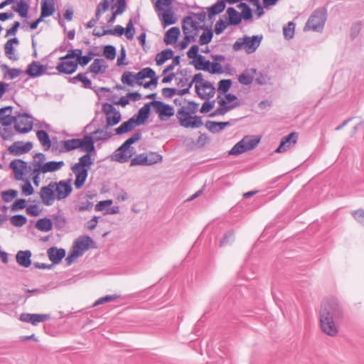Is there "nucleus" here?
Returning <instances> with one entry per match:
<instances>
[{"instance_id":"nucleus-1","label":"nucleus","mask_w":364,"mask_h":364,"mask_svg":"<svg viewBox=\"0 0 364 364\" xmlns=\"http://www.w3.org/2000/svg\"><path fill=\"white\" fill-rule=\"evenodd\" d=\"M75 149L85 152V154L79 158L78 162L71 167L75 176V186L79 189L84 185L88 176V171L94 164L92 155L96 152V150L92 135L87 134L83 138L70 139V151Z\"/></svg>"},{"instance_id":"nucleus-2","label":"nucleus","mask_w":364,"mask_h":364,"mask_svg":"<svg viewBox=\"0 0 364 364\" xmlns=\"http://www.w3.org/2000/svg\"><path fill=\"white\" fill-rule=\"evenodd\" d=\"M344 312L341 303L336 298L324 299L319 311V323L321 331L331 337L338 333L337 323L343 318Z\"/></svg>"},{"instance_id":"nucleus-3","label":"nucleus","mask_w":364,"mask_h":364,"mask_svg":"<svg viewBox=\"0 0 364 364\" xmlns=\"http://www.w3.org/2000/svg\"><path fill=\"white\" fill-rule=\"evenodd\" d=\"M198 108V104L193 101H189L188 106H181L176 113V117L180 125L185 128H198L203 123L201 117L191 116L195 114Z\"/></svg>"},{"instance_id":"nucleus-4","label":"nucleus","mask_w":364,"mask_h":364,"mask_svg":"<svg viewBox=\"0 0 364 364\" xmlns=\"http://www.w3.org/2000/svg\"><path fill=\"white\" fill-rule=\"evenodd\" d=\"M194 82L196 83V92L200 99L208 100L214 97L215 87L211 82L203 80L202 73H199L193 76L189 82V87H191Z\"/></svg>"},{"instance_id":"nucleus-5","label":"nucleus","mask_w":364,"mask_h":364,"mask_svg":"<svg viewBox=\"0 0 364 364\" xmlns=\"http://www.w3.org/2000/svg\"><path fill=\"white\" fill-rule=\"evenodd\" d=\"M96 247L95 241L87 235L80 236L73 242V250L70 252V264L82 257L90 248Z\"/></svg>"},{"instance_id":"nucleus-6","label":"nucleus","mask_w":364,"mask_h":364,"mask_svg":"<svg viewBox=\"0 0 364 364\" xmlns=\"http://www.w3.org/2000/svg\"><path fill=\"white\" fill-rule=\"evenodd\" d=\"M262 40V36H244L238 38L232 46L235 51H238L244 48L248 54L254 53L259 46Z\"/></svg>"},{"instance_id":"nucleus-7","label":"nucleus","mask_w":364,"mask_h":364,"mask_svg":"<svg viewBox=\"0 0 364 364\" xmlns=\"http://www.w3.org/2000/svg\"><path fill=\"white\" fill-rule=\"evenodd\" d=\"M326 20V11L325 9H317L309 18L305 29L314 31H320L323 28Z\"/></svg>"},{"instance_id":"nucleus-8","label":"nucleus","mask_w":364,"mask_h":364,"mask_svg":"<svg viewBox=\"0 0 364 364\" xmlns=\"http://www.w3.org/2000/svg\"><path fill=\"white\" fill-rule=\"evenodd\" d=\"M102 112L106 115L107 124L105 126V129H108L109 127L117 124L122 119L121 114L117 110L115 107L109 103H105L102 105Z\"/></svg>"},{"instance_id":"nucleus-9","label":"nucleus","mask_w":364,"mask_h":364,"mask_svg":"<svg viewBox=\"0 0 364 364\" xmlns=\"http://www.w3.org/2000/svg\"><path fill=\"white\" fill-rule=\"evenodd\" d=\"M150 104H151L155 112L159 114L161 120H166L174 115V109L171 105L158 100H153L150 102Z\"/></svg>"},{"instance_id":"nucleus-10","label":"nucleus","mask_w":364,"mask_h":364,"mask_svg":"<svg viewBox=\"0 0 364 364\" xmlns=\"http://www.w3.org/2000/svg\"><path fill=\"white\" fill-rule=\"evenodd\" d=\"M204 28L205 27L200 26L199 22L193 20L192 16H187L183 18L182 30L184 34H192L196 38L200 30Z\"/></svg>"},{"instance_id":"nucleus-11","label":"nucleus","mask_w":364,"mask_h":364,"mask_svg":"<svg viewBox=\"0 0 364 364\" xmlns=\"http://www.w3.org/2000/svg\"><path fill=\"white\" fill-rule=\"evenodd\" d=\"M33 128L31 117L26 114H18L15 118L14 129L20 134L29 132Z\"/></svg>"},{"instance_id":"nucleus-12","label":"nucleus","mask_w":364,"mask_h":364,"mask_svg":"<svg viewBox=\"0 0 364 364\" xmlns=\"http://www.w3.org/2000/svg\"><path fill=\"white\" fill-rule=\"evenodd\" d=\"M50 318V314H29L22 313L19 316V320L25 323H30L33 326H36L39 323L46 321Z\"/></svg>"},{"instance_id":"nucleus-13","label":"nucleus","mask_w":364,"mask_h":364,"mask_svg":"<svg viewBox=\"0 0 364 364\" xmlns=\"http://www.w3.org/2000/svg\"><path fill=\"white\" fill-rule=\"evenodd\" d=\"M33 148V143L27 141L24 143L22 141L14 142L8 149L10 154L14 156H20L23 154L29 152Z\"/></svg>"},{"instance_id":"nucleus-14","label":"nucleus","mask_w":364,"mask_h":364,"mask_svg":"<svg viewBox=\"0 0 364 364\" xmlns=\"http://www.w3.org/2000/svg\"><path fill=\"white\" fill-rule=\"evenodd\" d=\"M63 161H49L43 164V166L38 165L37 173L33 176V182L38 185V176L41 173L53 172L59 170L63 166Z\"/></svg>"},{"instance_id":"nucleus-15","label":"nucleus","mask_w":364,"mask_h":364,"mask_svg":"<svg viewBox=\"0 0 364 364\" xmlns=\"http://www.w3.org/2000/svg\"><path fill=\"white\" fill-rule=\"evenodd\" d=\"M56 183L50 182L47 186H43L41 189V198L46 205H50L55 200L54 191Z\"/></svg>"},{"instance_id":"nucleus-16","label":"nucleus","mask_w":364,"mask_h":364,"mask_svg":"<svg viewBox=\"0 0 364 364\" xmlns=\"http://www.w3.org/2000/svg\"><path fill=\"white\" fill-rule=\"evenodd\" d=\"M297 139L298 134L296 132L290 133L282 139L280 144L275 151L277 153L285 152L288 149L295 145Z\"/></svg>"},{"instance_id":"nucleus-17","label":"nucleus","mask_w":364,"mask_h":364,"mask_svg":"<svg viewBox=\"0 0 364 364\" xmlns=\"http://www.w3.org/2000/svg\"><path fill=\"white\" fill-rule=\"evenodd\" d=\"M28 166L27 162L21 159H14L10 163V168H12L15 179L17 181L23 180L24 170Z\"/></svg>"},{"instance_id":"nucleus-18","label":"nucleus","mask_w":364,"mask_h":364,"mask_svg":"<svg viewBox=\"0 0 364 364\" xmlns=\"http://www.w3.org/2000/svg\"><path fill=\"white\" fill-rule=\"evenodd\" d=\"M133 150L134 148L123 149L122 144L114 152L112 159L119 163L127 162L133 155Z\"/></svg>"},{"instance_id":"nucleus-19","label":"nucleus","mask_w":364,"mask_h":364,"mask_svg":"<svg viewBox=\"0 0 364 364\" xmlns=\"http://www.w3.org/2000/svg\"><path fill=\"white\" fill-rule=\"evenodd\" d=\"M151 106V104H150V102L146 103L141 108H140L138 113L132 117L138 126L143 124L149 117Z\"/></svg>"},{"instance_id":"nucleus-20","label":"nucleus","mask_w":364,"mask_h":364,"mask_svg":"<svg viewBox=\"0 0 364 364\" xmlns=\"http://www.w3.org/2000/svg\"><path fill=\"white\" fill-rule=\"evenodd\" d=\"M137 77L141 79V80L149 77L151 79L149 82L151 85H154V87L157 85L159 77L156 75L155 71L151 68L147 67L141 69L137 73Z\"/></svg>"},{"instance_id":"nucleus-21","label":"nucleus","mask_w":364,"mask_h":364,"mask_svg":"<svg viewBox=\"0 0 364 364\" xmlns=\"http://www.w3.org/2000/svg\"><path fill=\"white\" fill-rule=\"evenodd\" d=\"M107 67L108 65L104 59L96 58L90 65L89 70L90 73L95 75L100 73L102 74L105 73Z\"/></svg>"},{"instance_id":"nucleus-22","label":"nucleus","mask_w":364,"mask_h":364,"mask_svg":"<svg viewBox=\"0 0 364 364\" xmlns=\"http://www.w3.org/2000/svg\"><path fill=\"white\" fill-rule=\"evenodd\" d=\"M46 68L38 62L33 61L28 65L26 73L31 77H38L46 72Z\"/></svg>"},{"instance_id":"nucleus-23","label":"nucleus","mask_w":364,"mask_h":364,"mask_svg":"<svg viewBox=\"0 0 364 364\" xmlns=\"http://www.w3.org/2000/svg\"><path fill=\"white\" fill-rule=\"evenodd\" d=\"M31 255L30 250H19L16 255V262L20 266L27 268L31 264Z\"/></svg>"},{"instance_id":"nucleus-24","label":"nucleus","mask_w":364,"mask_h":364,"mask_svg":"<svg viewBox=\"0 0 364 364\" xmlns=\"http://www.w3.org/2000/svg\"><path fill=\"white\" fill-rule=\"evenodd\" d=\"M121 81L123 84L129 86H134L135 81L138 85H141V79L137 77V73L131 71H125L121 77Z\"/></svg>"},{"instance_id":"nucleus-25","label":"nucleus","mask_w":364,"mask_h":364,"mask_svg":"<svg viewBox=\"0 0 364 364\" xmlns=\"http://www.w3.org/2000/svg\"><path fill=\"white\" fill-rule=\"evenodd\" d=\"M47 253L50 260L54 264L59 263L65 256V250L64 249H58L55 247L49 248Z\"/></svg>"},{"instance_id":"nucleus-26","label":"nucleus","mask_w":364,"mask_h":364,"mask_svg":"<svg viewBox=\"0 0 364 364\" xmlns=\"http://www.w3.org/2000/svg\"><path fill=\"white\" fill-rule=\"evenodd\" d=\"M226 6L225 0H219L215 4L207 8L208 16L211 20L215 15L222 13Z\"/></svg>"},{"instance_id":"nucleus-27","label":"nucleus","mask_w":364,"mask_h":364,"mask_svg":"<svg viewBox=\"0 0 364 364\" xmlns=\"http://www.w3.org/2000/svg\"><path fill=\"white\" fill-rule=\"evenodd\" d=\"M138 126L134 118L131 117L127 121L123 122L119 127L114 129L117 135H122L133 130L135 127Z\"/></svg>"},{"instance_id":"nucleus-28","label":"nucleus","mask_w":364,"mask_h":364,"mask_svg":"<svg viewBox=\"0 0 364 364\" xmlns=\"http://www.w3.org/2000/svg\"><path fill=\"white\" fill-rule=\"evenodd\" d=\"M257 70L255 68L246 69L239 75L238 81L245 85H250L254 80Z\"/></svg>"},{"instance_id":"nucleus-29","label":"nucleus","mask_w":364,"mask_h":364,"mask_svg":"<svg viewBox=\"0 0 364 364\" xmlns=\"http://www.w3.org/2000/svg\"><path fill=\"white\" fill-rule=\"evenodd\" d=\"M55 188L58 200L65 198L68 196V179L56 183Z\"/></svg>"},{"instance_id":"nucleus-30","label":"nucleus","mask_w":364,"mask_h":364,"mask_svg":"<svg viewBox=\"0 0 364 364\" xmlns=\"http://www.w3.org/2000/svg\"><path fill=\"white\" fill-rule=\"evenodd\" d=\"M179 35V28L172 27L166 32L164 41L166 45H171L177 41Z\"/></svg>"},{"instance_id":"nucleus-31","label":"nucleus","mask_w":364,"mask_h":364,"mask_svg":"<svg viewBox=\"0 0 364 364\" xmlns=\"http://www.w3.org/2000/svg\"><path fill=\"white\" fill-rule=\"evenodd\" d=\"M55 11V4L53 0H44L41 3V17L46 18L51 16Z\"/></svg>"},{"instance_id":"nucleus-32","label":"nucleus","mask_w":364,"mask_h":364,"mask_svg":"<svg viewBox=\"0 0 364 364\" xmlns=\"http://www.w3.org/2000/svg\"><path fill=\"white\" fill-rule=\"evenodd\" d=\"M126 0H117V9L114 11L112 15L107 18V23L109 25L114 23L116 20L117 16L122 14L126 11Z\"/></svg>"},{"instance_id":"nucleus-33","label":"nucleus","mask_w":364,"mask_h":364,"mask_svg":"<svg viewBox=\"0 0 364 364\" xmlns=\"http://www.w3.org/2000/svg\"><path fill=\"white\" fill-rule=\"evenodd\" d=\"M36 136L44 151H48L51 146V141L48 134L44 130H38Z\"/></svg>"},{"instance_id":"nucleus-34","label":"nucleus","mask_w":364,"mask_h":364,"mask_svg":"<svg viewBox=\"0 0 364 364\" xmlns=\"http://www.w3.org/2000/svg\"><path fill=\"white\" fill-rule=\"evenodd\" d=\"M226 12L228 15V22L230 25L236 26L241 23L242 18L240 14L237 11L235 8L229 7Z\"/></svg>"},{"instance_id":"nucleus-35","label":"nucleus","mask_w":364,"mask_h":364,"mask_svg":"<svg viewBox=\"0 0 364 364\" xmlns=\"http://www.w3.org/2000/svg\"><path fill=\"white\" fill-rule=\"evenodd\" d=\"M197 70L208 71L210 70V60H205L203 55H199L197 60H194L192 62Z\"/></svg>"},{"instance_id":"nucleus-36","label":"nucleus","mask_w":364,"mask_h":364,"mask_svg":"<svg viewBox=\"0 0 364 364\" xmlns=\"http://www.w3.org/2000/svg\"><path fill=\"white\" fill-rule=\"evenodd\" d=\"M240 105V102H235L230 105H226L222 107L217 108L213 112L209 114V117H213L218 115H224L228 112L239 107Z\"/></svg>"},{"instance_id":"nucleus-37","label":"nucleus","mask_w":364,"mask_h":364,"mask_svg":"<svg viewBox=\"0 0 364 364\" xmlns=\"http://www.w3.org/2000/svg\"><path fill=\"white\" fill-rule=\"evenodd\" d=\"M173 55V51L167 48L159 53L156 56V62L158 65L164 64L166 60L171 59Z\"/></svg>"},{"instance_id":"nucleus-38","label":"nucleus","mask_w":364,"mask_h":364,"mask_svg":"<svg viewBox=\"0 0 364 364\" xmlns=\"http://www.w3.org/2000/svg\"><path fill=\"white\" fill-rule=\"evenodd\" d=\"M36 228L40 231L48 232L52 230L53 223L49 218H41L36 222Z\"/></svg>"},{"instance_id":"nucleus-39","label":"nucleus","mask_w":364,"mask_h":364,"mask_svg":"<svg viewBox=\"0 0 364 364\" xmlns=\"http://www.w3.org/2000/svg\"><path fill=\"white\" fill-rule=\"evenodd\" d=\"M28 8V5L25 0H20L16 6H13V9L23 18L27 16Z\"/></svg>"},{"instance_id":"nucleus-40","label":"nucleus","mask_w":364,"mask_h":364,"mask_svg":"<svg viewBox=\"0 0 364 364\" xmlns=\"http://www.w3.org/2000/svg\"><path fill=\"white\" fill-rule=\"evenodd\" d=\"M237 7L242 10L240 14L242 19L245 21L251 20L252 18V11L250 7L244 2H240Z\"/></svg>"},{"instance_id":"nucleus-41","label":"nucleus","mask_w":364,"mask_h":364,"mask_svg":"<svg viewBox=\"0 0 364 364\" xmlns=\"http://www.w3.org/2000/svg\"><path fill=\"white\" fill-rule=\"evenodd\" d=\"M241 140L242 141H245V147H246L247 151H250L257 146L259 143L260 138H257L255 136H245Z\"/></svg>"},{"instance_id":"nucleus-42","label":"nucleus","mask_w":364,"mask_h":364,"mask_svg":"<svg viewBox=\"0 0 364 364\" xmlns=\"http://www.w3.org/2000/svg\"><path fill=\"white\" fill-rule=\"evenodd\" d=\"M89 134L92 135L95 142L99 141H106L112 137V134L107 132H105L103 129H97Z\"/></svg>"},{"instance_id":"nucleus-43","label":"nucleus","mask_w":364,"mask_h":364,"mask_svg":"<svg viewBox=\"0 0 364 364\" xmlns=\"http://www.w3.org/2000/svg\"><path fill=\"white\" fill-rule=\"evenodd\" d=\"M161 21L164 27H166L174 24L176 22V18L171 10H166L162 14Z\"/></svg>"},{"instance_id":"nucleus-44","label":"nucleus","mask_w":364,"mask_h":364,"mask_svg":"<svg viewBox=\"0 0 364 364\" xmlns=\"http://www.w3.org/2000/svg\"><path fill=\"white\" fill-rule=\"evenodd\" d=\"M205 31L201 34L199 38V44L200 46L209 43L213 37V32L211 28H205Z\"/></svg>"},{"instance_id":"nucleus-45","label":"nucleus","mask_w":364,"mask_h":364,"mask_svg":"<svg viewBox=\"0 0 364 364\" xmlns=\"http://www.w3.org/2000/svg\"><path fill=\"white\" fill-rule=\"evenodd\" d=\"M295 23L293 21L289 22L283 28V34L286 39L289 40L293 38L295 30Z\"/></svg>"},{"instance_id":"nucleus-46","label":"nucleus","mask_w":364,"mask_h":364,"mask_svg":"<svg viewBox=\"0 0 364 364\" xmlns=\"http://www.w3.org/2000/svg\"><path fill=\"white\" fill-rule=\"evenodd\" d=\"M147 158L146 154H140L133 159H131L130 166H146Z\"/></svg>"},{"instance_id":"nucleus-47","label":"nucleus","mask_w":364,"mask_h":364,"mask_svg":"<svg viewBox=\"0 0 364 364\" xmlns=\"http://www.w3.org/2000/svg\"><path fill=\"white\" fill-rule=\"evenodd\" d=\"M141 139V133L139 131L135 132L131 137L127 139L123 144V149H132L131 145L139 141Z\"/></svg>"},{"instance_id":"nucleus-48","label":"nucleus","mask_w":364,"mask_h":364,"mask_svg":"<svg viewBox=\"0 0 364 364\" xmlns=\"http://www.w3.org/2000/svg\"><path fill=\"white\" fill-rule=\"evenodd\" d=\"M147 163L146 166H151L162 161V156L156 152H149L146 154Z\"/></svg>"},{"instance_id":"nucleus-49","label":"nucleus","mask_w":364,"mask_h":364,"mask_svg":"<svg viewBox=\"0 0 364 364\" xmlns=\"http://www.w3.org/2000/svg\"><path fill=\"white\" fill-rule=\"evenodd\" d=\"M114 0H102L96 8L95 14L97 16H99L101 17L102 14L105 12L107 10H108L109 7V4L112 2H114Z\"/></svg>"},{"instance_id":"nucleus-50","label":"nucleus","mask_w":364,"mask_h":364,"mask_svg":"<svg viewBox=\"0 0 364 364\" xmlns=\"http://www.w3.org/2000/svg\"><path fill=\"white\" fill-rule=\"evenodd\" d=\"M232 85V80L229 79L221 80L218 82V92L221 94H225Z\"/></svg>"},{"instance_id":"nucleus-51","label":"nucleus","mask_w":364,"mask_h":364,"mask_svg":"<svg viewBox=\"0 0 364 364\" xmlns=\"http://www.w3.org/2000/svg\"><path fill=\"white\" fill-rule=\"evenodd\" d=\"M244 143L245 141H242V140L237 142L229 151V154L238 155L247 151L246 147H245Z\"/></svg>"},{"instance_id":"nucleus-52","label":"nucleus","mask_w":364,"mask_h":364,"mask_svg":"<svg viewBox=\"0 0 364 364\" xmlns=\"http://www.w3.org/2000/svg\"><path fill=\"white\" fill-rule=\"evenodd\" d=\"M45 155L43 153H38L35 154L33 156V173H37L36 169H38V165H40V166H43V162L45 161Z\"/></svg>"},{"instance_id":"nucleus-53","label":"nucleus","mask_w":364,"mask_h":364,"mask_svg":"<svg viewBox=\"0 0 364 364\" xmlns=\"http://www.w3.org/2000/svg\"><path fill=\"white\" fill-rule=\"evenodd\" d=\"M27 222V218L23 215H15L11 218V223L16 227H21Z\"/></svg>"},{"instance_id":"nucleus-54","label":"nucleus","mask_w":364,"mask_h":364,"mask_svg":"<svg viewBox=\"0 0 364 364\" xmlns=\"http://www.w3.org/2000/svg\"><path fill=\"white\" fill-rule=\"evenodd\" d=\"M234 232L232 230H228L225 233L223 237L220 241V247L225 246L228 244L232 243L234 241Z\"/></svg>"},{"instance_id":"nucleus-55","label":"nucleus","mask_w":364,"mask_h":364,"mask_svg":"<svg viewBox=\"0 0 364 364\" xmlns=\"http://www.w3.org/2000/svg\"><path fill=\"white\" fill-rule=\"evenodd\" d=\"M103 54L107 59L114 60L116 57L115 47L111 45L105 46L104 48Z\"/></svg>"},{"instance_id":"nucleus-56","label":"nucleus","mask_w":364,"mask_h":364,"mask_svg":"<svg viewBox=\"0 0 364 364\" xmlns=\"http://www.w3.org/2000/svg\"><path fill=\"white\" fill-rule=\"evenodd\" d=\"M18 195V191L16 190H8L2 192V199L6 202H11Z\"/></svg>"},{"instance_id":"nucleus-57","label":"nucleus","mask_w":364,"mask_h":364,"mask_svg":"<svg viewBox=\"0 0 364 364\" xmlns=\"http://www.w3.org/2000/svg\"><path fill=\"white\" fill-rule=\"evenodd\" d=\"M134 32L135 31L134 28L133 21L132 19L131 18L129 19L127 24L126 29H124V33L127 39L132 40L134 38Z\"/></svg>"},{"instance_id":"nucleus-58","label":"nucleus","mask_w":364,"mask_h":364,"mask_svg":"<svg viewBox=\"0 0 364 364\" xmlns=\"http://www.w3.org/2000/svg\"><path fill=\"white\" fill-rule=\"evenodd\" d=\"M184 35L185 36L183 39L181 41L179 44L180 48L181 50H184L185 48H186L190 42H195L196 41V38H195L194 36H192V34Z\"/></svg>"},{"instance_id":"nucleus-59","label":"nucleus","mask_w":364,"mask_h":364,"mask_svg":"<svg viewBox=\"0 0 364 364\" xmlns=\"http://www.w3.org/2000/svg\"><path fill=\"white\" fill-rule=\"evenodd\" d=\"M230 25L229 22L220 19L215 26V32L216 34H220Z\"/></svg>"},{"instance_id":"nucleus-60","label":"nucleus","mask_w":364,"mask_h":364,"mask_svg":"<svg viewBox=\"0 0 364 364\" xmlns=\"http://www.w3.org/2000/svg\"><path fill=\"white\" fill-rule=\"evenodd\" d=\"M0 135L4 140H11L14 136V132L11 127L0 129Z\"/></svg>"},{"instance_id":"nucleus-61","label":"nucleus","mask_w":364,"mask_h":364,"mask_svg":"<svg viewBox=\"0 0 364 364\" xmlns=\"http://www.w3.org/2000/svg\"><path fill=\"white\" fill-rule=\"evenodd\" d=\"M15 118L16 117H13L11 115V112H9V114H4L3 118H1L0 124L4 127H9L12 123H15Z\"/></svg>"},{"instance_id":"nucleus-62","label":"nucleus","mask_w":364,"mask_h":364,"mask_svg":"<svg viewBox=\"0 0 364 364\" xmlns=\"http://www.w3.org/2000/svg\"><path fill=\"white\" fill-rule=\"evenodd\" d=\"M94 55H95V53L93 52L90 51V52H89L88 55H81V56L79 55L77 63L80 65L85 66L90 63V61L92 59Z\"/></svg>"},{"instance_id":"nucleus-63","label":"nucleus","mask_w":364,"mask_h":364,"mask_svg":"<svg viewBox=\"0 0 364 364\" xmlns=\"http://www.w3.org/2000/svg\"><path fill=\"white\" fill-rule=\"evenodd\" d=\"M173 0H157L155 4V9L157 11H163L164 7H170Z\"/></svg>"},{"instance_id":"nucleus-64","label":"nucleus","mask_w":364,"mask_h":364,"mask_svg":"<svg viewBox=\"0 0 364 364\" xmlns=\"http://www.w3.org/2000/svg\"><path fill=\"white\" fill-rule=\"evenodd\" d=\"M199 48L197 45H193L191 47L189 50L187 52V55L189 58L197 60L200 54H198Z\"/></svg>"}]
</instances>
